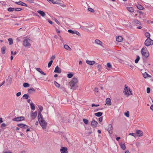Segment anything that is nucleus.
<instances>
[{
    "label": "nucleus",
    "instance_id": "41",
    "mask_svg": "<svg viewBox=\"0 0 153 153\" xmlns=\"http://www.w3.org/2000/svg\"><path fill=\"white\" fill-rule=\"evenodd\" d=\"M83 121L84 123L85 124H87L88 123V120L86 119H83Z\"/></svg>",
    "mask_w": 153,
    "mask_h": 153
},
{
    "label": "nucleus",
    "instance_id": "61",
    "mask_svg": "<svg viewBox=\"0 0 153 153\" xmlns=\"http://www.w3.org/2000/svg\"><path fill=\"white\" fill-rule=\"evenodd\" d=\"M22 6H25V7H27V4H26L25 3H24L23 2V3H22Z\"/></svg>",
    "mask_w": 153,
    "mask_h": 153
},
{
    "label": "nucleus",
    "instance_id": "10",
    "mask_svg": "<svg viewBox=\"0 0 153 153\" xmlns=\"http://www.w3.org/2000/svg\"><path fill=\"white\" fill-rule=\"evenodd\" d=\"M98 123L95 120H93L91 123V125L94 128H96L97 126Z\"/></svg>",
    "mask_w": 153,
    "mask_h": 153
},
{
    "label": "nucleus",
    "instance_id": "24",
    "mask_svg": "<svg viewBox=\"0 0 153 153\" xmlns=\"http://www.w3.org/2000/svg\"><path fill=\"white\" fill-rule=\"evenodd\" d=\"M137 13H139V18H143L142 16H143V14H144L141 11H137Z\"/></svg>",
    "mask_w": 153,
    "mask_h": 153
},
{
    "label": "nucleus",
    "instance_id": "53",
    "mask_svg": "<svg viewBox=\"0 0 153 153\" xmlns=\"http://www.w3.org/2000/svg\"><path fill=\"white\" fill-rule=\"evenodd\" d=\"M82 30H84L85 31H87L88 30L85 27H84V26H83L82 27Z\"/></svg>",
    "mask_w": 153,
    "mask_h": 153
},
{
    "label": "nucleus",
    "instance_id": "12",
    "mask_svg": "<svg viewBox=\"0 0 153 153\" xmlns=\"http://www.w3.org/2000/svg\"><path fill=\"white\" fill-rule=\"evenodd\" d=\"M61 69L59 68V67L58 66H56L54 70V72L59 74L61 73Z\"/></svg>",
    "mask_w": 153,
    "mask_h": 153
},
{
    "label": "nucleus",
    "instance_id": "6",
    "mask_svg": "<svg viewBox=\"0 0 153 153\" xmlns=\"http://www.w3.org/2000/svg\"><path fill=\"white\" fill-rule=\"evenodd\" d=\"M30 40L29 39H25L23 42V45L25 47L30 48V44L29 43Z\"/></svg>",
    "mask_w": 153,
    "mask_h": 153
},
{
    "label": "nucleus",
    "instance_id": "50",
    "mask_svg": "<svg viewBox=\"0 0 153 153\" xmlns=\"http://www.w3.org/2000/svg\"><path fill=\"white\" fill-rule=\"evenodd\" d=\"M107 66L109 68H111L112 67V65L109 63H107Z\"/></svg>",
    "mask_w": 153,
    "mask_h": 153
},
{
    "label": "nucleus",
    "instance_id": "63",
    "mask_svg": "<svg viewBox=\"0 0 153 153\" xmlns=\"http://www.w3.org/2000/svg\"><path fill=\"white\" fill-rule=\"evenodd\" d=\"M0 3L3 5H5V3L4 1H1Z\"/></svg>",
    "mask_w": 153,
    "mask_h": 153
},
{
    "label": "nucleus",
    "instance_id": "1",
    "mask_svg": "<svg viewBox=\"0 0 153 153\" xmlns=\"http://www.w3.org/2000/svg\"><path fill=\"white\" fill-rule=\"evenodd\" d=\"M38 120L39 122L40 125L43 129H45L46 128L47 123L44 120V118L42 117H39V116L38 117Z\"/></svg>",
    "mask_w": 153,
    "mask_h": 153
},
{
    "label": "nucleus",
    "instance_id": "9",
    "mask_svg": "<svg viewBox=\"0 0 153 153\" xmlns=\"http://www.w3.org/2000/svg\"><path fill=\"white\" fill-rule=\"evenodd\" d=\"M61 153H68V149L65 147H62L60 149Z\"/></svg>",
    "mask_w": 153,
    "mask_h": 153
},
{
    "label": "nucleus",
    "instance_id": "2",
    "mask_svg": "<svg viewBox=\"0 0 153 153\" xmlns=\"http://www.w3.org/2000/svg\"><path fill=\"white\" fill-rule=\"evenodd\" d=\"M141 53L143 56L146 58L149 56V53L147 51V48L145 47H143L142 49Z\"/></svg>",
    "mask_w": 153,
    "mask_h": 153
},
{
    "label": "nucleus",
    "instance_id": "47",
    "mask_svg": "<svg viewBox=\"0 0 153 153\" xmlns=\"http://www.w3.org/2000/svg\"><path fill=\"white\" fill-rule=\"evenodd\" d=\"M129 135H132L134 137H136L137 136L136 134L134 133H130L129 134Z\"/></svg>",
    "mask_w": 153,
    "mask_h": 153
},
{
    "label": "nucleus",
    "instance_id": "25",
    "mask_svg": "<svg viewBox=\"0 0 153 153\" xmlns=\"http://www.w3.org/2000/svg\"><path fill=\"white\" fill-rule=\"evenodd\" d=\"M94 114L97 117H100L102 115V113L101 112H98L95 113Z\"/></svg>",
    "mask_w": 153,
    "mask_h": 153
},
{
    "label": "nucleus",
    "instance_id": "64",
    "mask_svg": "<svg viewBox=\"0 0 153 153\" xmlns=\"http://www.w3.org/2000/svg\"><path fill=\"white\" fill-rule=\"evenodd\" d=\"M3 153H12V152L10 151H8V152L5 151V152H3Z\"/></svg>",
    "mask_w": 153,
    "mask_h": 153
},
{
    "label": "nucleus",
    "instance_id": "14",
    "mask_svg": "<svg viewBox=\"0 0 153 153\" xmlns=\"http://www.w3.org/2000/svg\"><path fill=\"white\" fill-rule=\"evenodd\" d=\"M94 43L96 44L100 45L101 46L102 45V42L99 39H96Z\"/></svg>",
    "mask_w": 153,
    "mask_h": 153
},
{
    "label": "nucleus",
    "instance_id": "21",
    "mask_svg": "<svg viewBox=\"0 0 153 153\" xmlns=\"http://www.w3.org/2000/svg\"><path fill=\"white\" fill-rule=\"evenodd\" d=\"M6 48L5 46L1 48V52L2 53L4 54L5 53V51L6 50Z\"/></svg>",
    "mask_w": 153,
    "mask_h": 153
},
{
    "label": "nucleus",
    "instance_id": "40",
    "mask_svg": "<svg viewBox=\"0 0 153 153\" xmlns=\"http://www.w3.org/2000/svg\"><path fill=\"white\" fill-rule=\"evenodd\" d=\"M53 62V61L52 60H51L48 63V68L50 67L51 66V65H52V64Z\"/></svg>",
    "mask_w": 153,
    "mask_h": 153
},
{
    "label": "nucleus",
    "instance_id": "3",
    "mask_svg": "<svg viewBox=\"0 0 153 153\" xmlns=\"http://www.w3.org/2000/svg\"><path fill=\"white\" fill-rule=\"evenodd\" d=\"M76 84V78H74L71 81L70 83V86L71 87V88L72 89H75V86Z\"/></svg>",
    "mask_w": 153,
    "mask_h": 153
},
{
    "label": "nucleus",
    "instance_id": "18",
    "mask_svg": "<svg viewBox=\"0 0 153 153\" xmlns=\"http://www.w3.org/2000/svg\"><path fill=\"white\" fill-rule=\"evenodd\" d=\"M106 103L108 105H111V100L110 98H107L106 99Z\"/></svg>",
    "mask_w": 153,
    "mask_h": 153
},
{
    "label": "nucleus",
    "instance_id": "49",
    "mask_svg": "<svg viewBox=\"0 0 153 153\" xmlns=\"http://www.w3.org/2000/svg\"><path fill=\"white\" fill-rule=\"evenodd\" d=\"M15 10L16 11H20L22 10V9L19 8H16L15 9Z\"/></svg>",
    "mask_w": 153,
    "mask_h": 153
},
{
    "label": "nucleus",
    "instance_id": "62",
    "mask_svg": "<svg viewBox=\"0 0 153 153\" xmlns=\"http://www.w3.org/2000/svg\"><path fill=\"white\" fill-rule=\"evenodd\" d=\"M40 73L44 75H45L46 74L45 73L42 71H41Z\"/></svg>",
    "mask_w": 153,
    "mask_h": 153
},
{
    "label": "nucleus",
    "instance_id": "38",
    "mask_svg": "<svg viewBox=\"0 0 153 153\" xmlns=\"http://www.w3.org/2000/svg\"><path fill=\"white\" fill-rule=\"evenodd\" d=\"M143 76L144 78H147L148 77V75H149L146 72L144 73H143Z\"/></svg>",
    "mask_w": 153,
    "mask_h": 153
},
{
    "label": "nucleus",
    "instance_id": "57",
    "mask_svg": "<svg viewBox=\"0 0 153 153\" xmlns=\"http://www.w3.org/2000/svg\"><path fill=\"white\" fill-rule=\"evenodd\" d=\"M94 91L95 92H98V88H95Z\"/></svg>",
    "mask_w": 153,
    "mask_h": 153
},
{
    "label": "nucleus",
    "instance_id": "30",
    "mask_svg": "<svg viewBox=\"0 0 153 153\" xmlns=\"http://www.w3.org/2000/svg\"><path fill=\"white\" fill-rule=\"evenodd\" d=\"M9 44L11 45L13 44V40L12 38H9L8 39Z\"/></svg>",
    "mask_w": 153,
    "mask_h": 153
},
{
    "label": "nucleus",
    "instance_id": "8",
    "mask_svg": "<svg viewBox=\"0 0 153 153\" xmlns=\"http://www.w3.org/2000/svg\"><path fill=\"white\" fill-rule=\"evenodd\" d=\"M112 125L111 124H109L108 127L107 131L110 134H111L112 133Z\"/></svg>",
    "mask_w": 153,
    "mask_h": 153
},
{
    "label": "nucleus",
    "instance_id": "35",
    "mask_svg": "<svg viewBox=\"0 0 153 153\" xmlns=\"http://www.w3.org/2000/svg\"><path fill=\"white\" fill-rule=\"evenodd\" d=\"M145 35L148 38H149L150 37V35L149 32H146L145 33Z\"/></svg>",
    "mask_w": 153,
    "mask_h": 153
},
{
    "label": "nucleus",
    "instance_id": "11",
    "mask_svg": "<svg viewBox=\"0 0 153 153\" xmlns=\"http://www.w3.org/2000/svg\"><path fill=\"white\" fill-rule=\"evenodd\" d=\"M136 135L138 137H141L143 135V132L140 130H137L136 131Z\"/></svg>",
    "mask_w": 153,
    "mask_h": 153
},
{
    "label": "nucleus",
    "instance_id": "48",
    "mask_svg": "<svg viewBox=\"0 0 153 153\" xmlns=\"http://www.w3.org/2000/svg\"><path fill=\"white\" fill-rule=\"evenodd\" d=\"M125 115L127 117H128L129 116V112L128 111L126 113H125Z\"/></svg>",
    "mask_w": 153,
    "mask_h": 153
},
{
    "label": "nucleus",
    "instance_id": "27",
    "mask_svg": "<svg viewBox=\"0 0 153 153\" xmlns=\"http://www.w3.org/2000/svg\"><path fill=\"white\" fill-rule=\"evenodd\" d=\"M30 105L31 108L32 109V110L33 111L34 110H35V107L33 104V103L31 102L30 103Z\"/></svg>",
    "mask_w": 153,
    "mask_h": 153
},
{
    "label": "nucleus",
    "instance_id": "7",
    "mask_svg": "<svg viewBox=\"0 0 153 153\" xmlns=\"http://www.w3.org/2000/svg\"><path fill=\"white\" fill-rule=\"evenodd\" d=\"M25 119V117H24L21 116L15 118L13 119V120L15 121H18L23 120Z\"/></svg>",
    "mask_w": 153,
    "mask_h": 153
},
{
    "label": "nucleus",
    "instance_id": "54",
    "mask_svg": "<svg viewBox=\"0 0 153 153\" xmlns=\"http://www.w3.org/2000/svg\"><path fill=\"white\" fill-rule=\"evenodd\" d=\"M6 125L4 123H3L1 125V127H4L6 126Z\"/></svg>",
    "mask_w": 153,
    "mask_h": 153
},
{
    "label": "nucleus",
    "instance_id": "37",
    "mask_svg": "<svg viewBox=\"0 0 153 153\" xmlns=\"http://www.w3.org/2000/svg\"><path fill=\"white\" fill-rule=\"evenodd\" d=\"M30 85V84L27 83H24L23 84V86L25 88L28 87Z\"/></svg>",
    "mask_w": 153,
    "mask_h": 153
},
{
    "label": "nucleus",
    "instance_id": "32",
    "mask_svg": "<svg viewBox=\"0 0 153 153\" xmlns=\"http://www.w3.org/2000/svg\"><path fill=\"white\" fill-rule=\"evenodd\" d=\"M17 126L20 128L24 129V127L25 126V124H18Z\"/></svg>",
    "mask_w": 153,
    "mask_h": 153
},
{
    "label": "nucleus",
    "instance_id": "43",
    "mask_svg": "<svg viewBox=\"0 0 153 153\" xmlns=\"http://www.w3.org/2000/svg\"><path fill=\"white\" fill-rule=\"evenodd\" d=\"M88 10L90 12L92 13H94V10L92 8L89 7L88 8Z\"/></svg>",
    "mask_w": 153,
    "mask_h": 153
},
{
    "label": "nucleus",
    "instance_id": "29",
    "mask_svg": "<svg viewBox=\"0 0 153 153\" xmlns=\"http://www.w3.org/2000/svg\"><path fill=\"white\" fill-rule=\"evenodd\" d=\"M137 8L140 10H143V7L140 4H137Z\"/></svg>",
    "mask_w": 153,
    "mask_h": 153
},
{
    "label": "nucleus",
    "instance_id": "5",
    "mask_svg": "<svg viewBox=\"0 0 153 153\" xmlns=\"http://www.w3.org/2000/svg\"><path fill=\"white\" fill-rule=\"evenodd\" d=\"M125 91H124L123 92L125 95H127V96L128 97L130 94H131L130 90V88L126 86V85H125Z\"/></svg>",
    "mask_w": 153,
    "mask_h": 153
},
{
    "label": "nucleus",
    "instance_id": "4",
    "mask_svg": "<svg viewBox=\"0 0 153 153\" xmlns=\"http://www.w3.org/2000/svg\"><path fill=\"white\" fill-rule=\"evenodd\" d=\"M144 44L146 46H149L153 44V40L150 38H147L145 41Z\"/></svg>",
    "mask_w": 153,
    "mask_h": 153
},
{
    "label": "nucleus",
    "instance_id": "26",
    "mask_svg": "<svg viewBox=\"0 0 153 153\" xmlns=\"http://www.w3.org/2000/svg\"><path fill=\"white\" fill-rule=\"evenodd\" d=\"M127 9L131 13L133 12L134 11V9L132 7H127Z\"/></svg>",
    "mask_w": 153,
    "mask_h": 153
},
{
    "label": "nucleus",
    "instance_id": "42",
    "mask_svg": "<svg viewBox=\"0 0 153 153\" xmlns=\"http://www.w3.org/2000/svg\"><path fill=\"white\" fill-rule=\"evenodd\" d=\"M15 3L19 5H20L22 6V3H23V2L21 1H19L18 2H15Z\"/></svg>",
    "mask_w": 153,
    "mask_h": 153
},
{
    "label": "nucleus",
    "instance_id": "31",
    "mask_svg": "<svg viewBox=\"0 0 153 153\" xmlns=\"http://www.w3.org/2000/svg\"><path fill=\"white\" fill-rule=\"evenodd\" d=\"M120 146L122 149L123 150L125 149L126 147L124 144H121L120 145Z\"/></svg>",
    "mask_w": 153,
    "mask_h": 153
},
{
    "label": "nucleus",
    "instance_id": "58",
    "mask_svg": "<svg viewBox=\"0 0 153 153\" xmlns=\"http://www.w3.org/2000/svg\"><path fill=\"white\" fill-rule=\"evenodd\" d=\"M26 0L30 3H34V1L33 0Z\"/></svg>",
    "mask_w": 153,
    "mask_h": 153
},
{
    "label": "nucleus",
    "instance_id": "59",
    "mask_svg": "<svg viewBox=\"0 0 153 153\" xmlns=\"http://www.w3.org/2000/svg\"><path fill=\"white\" fill-rule=\"evenodd\" d=\"M99 120L100 122H102V117H101L99 118Z\"/></svg>",
    "mask_w": 153,
    "mask_h": 153
},
{
    "label": "nucleus",
    "instance_id": "13",
    "mask_svg": "<svg viewBox=\"0 0 153 153\" xmlns=\"http://www.w3.org/2000/svg\"><path fill=\"white\" fill-rule=\"evenodd\" d=\"M40 111L39 112L38 117L39 116V117H42V115L41 114V112L43 110V108L42 106L39 107Z\"/></svg>",
    "mask_w": 153,
    "mask_h": 153
},
{
    "label": "nucleus",
    "instance_id": "36",
    "mask_svg": "<svg viewBox=\"0 0 153 153\" xmlns=\"http://www.w3.org/2000/svg\"><path fill=\"white\" fill-rule=\"evenodd\" d=\"M68 32L69 33H71L72 34L75 33V34H76V31H75V32H74L71 30H70V29L68 30Z\"/></svg>",
    "mask_w": 153,
    "mask_h": 153
},
{
    "label": "nucleus",
    "instance_id": "55",
    "mask_svg": "<svg viewBox=\"0 0 153 153\" xmlns=\"http://www.w3.org/2000/svg\"><path fill=\"white\" fill-rule=\"evenodd\" d=\"M36 70L39 72H40V71H42L41 69L39 68H36Z\"/></svg>",
    "mask_w": 153,
    "mask_h": 153
},
{
    "label": "nucleus",
    "instance_id": "16",
    "mask_svg": "<svg viewBox=\"0 0 153 153\" xmlns=\"http://www.w3.org/2000/svg\"><path fill=\"white\" fill-rule=\"evenodd\" d=\"M132 23L134 24H137L140 25H141V23L137 20L134 19L132 21Z\"/></svg>",
    "mask_w": 153,
    "mask_h": 153
},
{
    "label": "nucleus",
    "instance_id": "20",
    "mask_svg": "<svg viewBox=\"0 0 153 153\" xmlns=\"http://www.w3.org/2000/svg\"><path fill=\"white\" fill-rule=\"evenodd\" d=\"M86 62L89 65H92L95 63V62L94 61L86 60Z\"/></svg>",
    "mask_w": 153,
    "mask_h": 153
},
{
    "label": "nucleus",
    "instance_id": "15",
    "mask_svg": "<svg viewBox=\"0 0 153 153\" xmlns=\"http://www.w3.org/2000/svg\"><path fill=\"white\" fill-rule=\"evenodd\" d=\"M51 2L54 4H60L61 1L60 0H51Z\"/></svg>",
    "mask_w": 153,
    "mask_h": 153
},
{
    "label": "nucleus",
    "instance_id": "56",
    "mask_svg": "<svg viewBox=\"0 0 153 153\" xmlns=\"http://www.w3.org/2000/svg\"><path fill=\"white\" fill-rule=\"evenodd\" d=\"M21 93L20 92H19L17 93L16 94V95L17 97H19V96H20L21 95Z\"/></svg>",
    "mask_w": 153,
    "mask_h": 153
},
{
    "label": "nucleus",
    "instance_id": "46",
    "mask_svg": "<svg viewBox=\"0 0 153 153\" xmlns=\"http://www.w3.org/2000/svg\"><path fill=\"white\" fill-rule=\"evenodd\" d=\"M29 96L27 94H25L23 96V97H25V98L26 99H27Z\"/></svg>",
    "mask_w": 153,
    "mask_h": 153
},
{
    "label": "nucleus",
    "instance_id": "17",
    "mask_svg": "<svg viewBox=\"0 0 153 153\" xmlns=\"http://www.w3.org/2000/svg\"><path fill=\"white\" fill-rule=\"evenodd\" d=\"M117 41L119 42H121L123 39L122 37L121 36H118L116 37Z\"/></svg>",
    "mask_w": 153,
    "mask_h": 153
},
{
    "label": "nucleus",
    "instance_id": "33",
    "mask_svg": "<svg viewBox=\"0 0 153 153\" xmlns=\"http://www.w3.org/2000/svg\"><path fill=\"white\" fill-rule=\"evenodd\" d=\"M54 84L55 85V86L59 88L60 87V85L58 83H57L56 81H54Z\"/></svg>",
    "mask_w": 153,
    "mask_h": 153
},
{
    "label": "nucleus",
    "instance_id": "60",
    "mask_svg": "<svg viewBox=\"0 0 153 153\" xmlns=\"http://www.w3.org/2000/svg\"><path fill=\"white\" fill-rule=\"evenodd\" d=\"M55 58V56L54 55H53L51 57V59H53L54 60Z\"/></svg>",
    "mask_w": 153,
    "mask_h": 153
},
{
    "label": "nucleus",
    "instance_id": "34",
    "mask_svg": "<svg viewBox=\"0 0 153 153\" xmlns=\"http://www.w3.org/2000/svg\"><path fill=\"white\" fill-rule=\"evenodd\" d=\"M140 59V56H137V58H136V59L135 60V63H137L139 61V60Z\"/></svg>",
    "mask_w": 153,
    "mask_h": 153
},
{
    "label": "nucleus",
    "instance_id": "51",
    "mask_svg": "<svg viewBox=\"0 0 153 153\" xmlns=\"http://www.w3.org/2000/svg\"><path fill=\"white\" fill-rule=\"evenodd\" d=\"M147 93H149L150 92V89L149 88H147L146 89Z\"/></svg>",
    "mask_w": 153,
    "mask_h": 153
},
{
    "label": "nucleus",
    "instance_id": "39",
    "mask_svg": "<svg viewBox=\"0 0 153 153\" xmlns=\"http://www.w3.org/2000/svg\"><path fill=\"white\" fill-rule=\"evenodd\" d=\"M15 10V8H13L12 7H9L7 9L8 11L9 12H12L13 11Z\"/></svg>",
    "mask_w": 153,
    "mask_h": 153
},
{
    "label": "nucleus",
    "instance_id": "23",
    "mask_svg": "<svg viewBox=\"0 0 153 153\" xmlns=\"http://www.w3.org/2000/svg\"><path fill=\"white\" fill-rule=\"evenodd\" d=\"M38 13L40 14L42 16H44L45 15V14L44 12L41 10H38Z\"/></svg>",
    "mask_w": 153,
    "mask_h": 153
},
{
    "label": "nucleus",
    "instance_id": "45",
    "mask_svg": "<svg viewBox=\"0 0 153 153\" xmlns=\"http://www.w3.org/2000/svg\"><path fill=\"white\" fill-rule=\"evenodd\" d=\"M73 76V74L71 73H69L67 74V77L69 78H71Z\"/></svg>",
    "mask_w": 153,
    "mask_h": 153
},
{
    "label": "nucleus",
    "instance_id": "19",
    "mask_svg": "<svg viewBox=\"0 0 153 153\" xmlns=\"http://www.w3.org/2000/svg\"><path fill=\"white\" fill-rule=\"evenodd\" d=\"M31 117H33V119L36 118V117L37 114V112L36 111H35L34 113L33 111H32L31 112Z\"/></svg>",
    "mask_w": 153,
    "mask_h": 153
},
{
    "label": "nucleus",
    "instance_id": "44",
    "mask_svg": "<svg viewBox=\"0 0 153 153\" xmlns=\"http://www.w3.org/2000/svg\"><path fill=\"white\" fill-rule=\"evenodd\" d=\"M97 67L98 68V71H100L101 70V66L100 65H98Z\"/></svg>",
    "mask_w": 153,
    "mask_h": 153
},
{
    "label": "nucleus",
    "instance_id": "52",
    "mask_svg": "<svg viewBox=\"0 0 153 153\" xmlns=\"http://www.w3.org/2000/svg\"><path fill=\"white\" fill-rule=\"evenodd\" d=\"M91 106H92V107H93L94 106L97 107V106H99V104L96 105V104H94L93 103L92 104Z\"/></svg>",
    "mask_w": 153,
    "mask_h": 153
},
{
    "label": "nucleus",
    "instance_id": "22",
    "mask_svg": "<svg viewBox=\"0 0 153 153\" xmlns=\"http://www.w3.org/2000/svg\"><path fill=\"white\" fill-rule=\"evenodd\" d=\"M28 92L30 94H31L32 92L34 93L35 91L34 89L33 88H30V89L28 90Z\"/></svg>",
    "mask_w": 153,
    "mask_h": 153
},
{
    "label": "nucleus",
    "instance_id": "28",
    "mask_svg": "<svg viewBox=\"0 0 153 153\" xmlns=\"http://www.w3.org/2000/svg\"><path fill=\"white\" fill-rule=\"evenodd\" d=\"M65 48L68 50L70 51L71 50V48L67 45H64Z\"/></svg>",
    "mask_w": 153,
    "mask_h": 153
}]
</instances>
